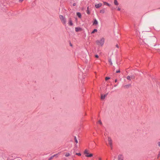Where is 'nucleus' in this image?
<instances>
[{
	"label": "nucleus",
	"mask_w": 160,
	"mask_h": 160,
	"mask_svg": "<svg viewBox=\"0 0 160 160\" xmlns=\"http://www.w3.org/2000/svg\"><path fill=\"white\" fill-rule=\"evenodd\" d=\"M104 38L102 37L100 40H97L96 43L98 45L100 46H102L104 43Z\"/></svg>",
	"instance_id": "f257e3e1"
},
{
	"label": "nucleus",
	"mask_w": 160,
	"mask_h": 160,
	"mask_svg": "<svg viewBox=\"0 0 160 160\" xmlns=\"http://www.w3.org/2000/svg\"><path fill=\"white\" fill-rule=\"evenodd\" d=\"M84 154L86 157H91L92 156V154L89 153V151L87 149H85L84 152Z\"/></svg>",
	"instance_id": "f03ea898"
},
{
	"label": "nucleus",
	"mask_w": 160,
	"mask_h": 160,
	"mask_svg": "<svg viewBox=\"0 0 160 160\" xmlns=\"http://www.w3.org/2000/svg\"><path fill=\"white\" fill-rule=\"evenodd\" d=\"M59 18L63 24H65L66 23V19L62 15L59 16Z\"/></svg>",
	"instance_id": "7ed1b4c3"
},
{
	"label": "nucleus",
	"mask_w": 160,
	"mask_h": 160,
	"mask_svg": "<svg viewBox=\"0 0 160 160\" xmlns=\"http://www.w3.org/2000/svg\"><path fill=\"white\" fill-rule=\"evenodd\" d=\"M108 143L109 144L110 147L111 149L112 148V140L111 138L110 137H108Z\"/></svg>",
	"instance_id": "20e7f679"
},
{
	"label": "nucleus",
	"mask_w": 160,
	"mask_h": 160,
	"mask_svg": "<svg viewBox=\"0 0 160 160\" xmlns=\"http://www.w3.org/2000/svg\"><path fill=\"white\" fill-rule=\"evenodd\" d=\"M118 160H123V157L122 155L119 154L118 157Z\"/></svg>",
	"instance_id": "39448f33"
},
{
	"label": "nucleus",
	"mask_w": 160,
	"mask_h": 160,
	"mask_svg": "<svg viewBox=\"0 0 160 160\" xmlns=\"http://www.w3.org/2000/svg\"><path fill=\"white\" fill-rule=\"evenodd\" d=\"M102 5V3H100L98 4H95V7L97 8H99Z\"/></svg>",
	"instance_id": "423d86ee"
},
{
	"label": "nucleus",
	"mask_w": 160,
	"mask_h": 160,
	"mask_svg": "<svg viewBox=\"0 0 160 160\" xmlns=\"http://www.w3.org/2000/svg\"><path fill=\"white\" fill-rule=\"evenodd\" d=\"M75 31L76 32L80 31H82V28L79 27H76L75 28Z\"/></svg>",
	"instance_id": "0eeeda50"
},
{
	"label": "nucleus",
	"mask_w": 160,
	"mask_h": 160,
	"mask_svg": "<svg viewBox=\"0 0 160 160\" xmlns=\"http://www.w3.org/2000/svg\"><path fill=\"white\" fill-rule=\"evenodd\" d=\"M68 24L70 26H72L73 25V23L72 22L71 19L70 18L69 19Z\"/></svg>",
	"instance_id": "6e6552de"
},
{
	"label": "nucleus",
	"mask_w": 160,
	"mask_h": 160,
	"mask_svg": "<svg viewBox=\"0 0 160 160\" xmlns=\"http://www.w3.org/2000/svg\"><path fill=\"white\" fill-rule=\"evenodd\" d=\"M107 94H105L103 96L102 94H101V99H104L107 96Z\"/></svg>",
	"instance_id": "1a4fd4ad"
},
{
	"label": "nucleus",
	"mask_w": 160,
	"mask_h": 160,
	"mask_svg": "<svg viewBox=\"0 0 160 160\" xmlns=\"http://www.w3.org/2000/svg\"><path fill=\"white\" fill-rule=\"evenodd\" d=\"M98 22L96 19H95L93 24V25H97L98 24Z\"/></svg>",
	"instance_id": "9d476101"
},
{
	"label": "nucleus",
	"mask_w": 160,
	"mask_h": 160,
	"mask_svg": "<svg viewBox=\"0 0 160 160\" xmlns=\"http://www.w3.org/2000/svg\"><path fill=\"white\" fill-rule=\"evenodd\" d=\"M77 15L79 18H81V15L80 13L79 12H78L77 13Z\"/></svg>",
	"instance_id": "9b49d317"
},
{
	"label": "nucleus",
	"mask_w": 160,
	"mask_h": 160,
	"mask_svg": "<svg viewBox=\"0 0 160 160\" xmlns=\"http://www.w3.org/2000/svg\"><path fill=\"white\" fill-rule=\"evenodd\" d=\"M65 155L66 157H68L70 156V154L69 152H66L65 153Z\"/></svg>",
	"instance_id": "f8f14e48"
},
{
	"label": "nucleus",
	"mask_w": 160,
	"mask_h": 160,
	"mask_svg": "<svg viewBox=\"0 0 160 160\" xmlns=\"http://www.w3.org/2000/svg\"><path fill=\"white\" fill-rule=\"evenodd\" d=\"M97 32V29H94V30H93V31L92 32H91V33L92 34H93V33H95V32Z\"/></svg>",
	"instance_id": "ddd939ff"
},
{
	"label": "nucleus",
	"mask_w": 160,
	"mask_h": 160,
	"mask_svg": "<svg viewBox=\"0 0 160 160\" xmlns=\"http://www.w3.org/2000/svg\"><path fill=\"white\" fill-rule=\"evenodd\" d=\"M57 155H54L52 156L51 157H50L48 159V160H51L55 156H56Z\"/></svg>",
	"instance_id": "4468645a"
},
{
	"label": "nucleus",
	"mask_w": 160,
	"mask_h": 160,
	"mask_svg": "<svg viewBox=\"0 0 160 160\" xmlns=\"http://www.w3.org/2000/svg\"><path fill=\"white\" fill-rule=\"evenodd\" d=\"M114 4H115V5H118L119 4L118 3V2L117 1H114Z\"/></svg>",
	"instance_id": "2eb2a0df"
},
{
	"label": "nucleus",
	"mask_w": 160,
	"mask_h": 160,
	"mask_svg": "<svg viewBox=\"0 0 160 160\" xmlns=\"http://www.w3.org/2000/svg\"><path fill=\"white\" fill-rule=\"evenodd\" d=\"M105 12L104 10V9H102L100 10V12L102 13H104Z\"/></svg>",
	"instance_id": "dca6fc26"
},
{
	"label": "nucleus",
	"mask_w": 160,
	"mask_h": 160,
	"mask_svg": "<svg viewBox=\"0 0 160 160\" xmlns=\"http://www.w3.org/2000/svg\"><path fill=\"white\" fill-rule=\"evenodd\" d=\"M103 3H104V5H107L108 6H110L109 4L107 2H104Z\"/></svg>",
	"instance_id": "f3484780"
},
{
	"label": "nucleus",
	"mask_w": 160,
	"mask_h": 160,
	"mask_svg": "<svg viewBox=\"0 0 160 160\" xmlns=\"http://www.w3.org/2000/svg\"><path fill=\"white\" fill-rule=\"evenodd\" d=\"M108 61H109V62L110 63V64L111 65H112V62L111 59H109L108 60Z\"/></svg>",
	"instance_id": "a211bd4d"
},
{
	"label": "nucleus",
	"mask_w": 160,
	"mask_h": 160,
	"mask_svg": "<svg viewBox=\"0 0 160 160\" xmlns=\"http://www.w3.org/2000/svg\"><path fill=\"white\" fill-rule=\"evenodd\" d=\"M74 140L75 141V142L76 143H78V140L76 138V137H74Z\"/></svg>",
	"instance_id": "6ab92c4d"
},
{
	"label": "nucleus",
	"mask_w": 160,
	"mask_h": 160,
	"mask_svg": "<svg viewBox=\"0 0 160 160\" xmlns=\"http://www.w3.org/2000/svg\"><path fill=\"white\" fill-rule=\"evenodd\" d=\"M87 14H90V12L88 10V7L87 8Z\"/></svg>",
	"instance_id": "aec40b11"
},
{
	"label": "nucleus",
	"mask_w": 160,
	"mask_h": 160,
	"mask_svg": "<svg viewBox=\"0 0 160 160\" xmlns=\"http://www.w3.org/2000/svg\"><path fill=\"white\" fill-rule=\"evenodd\" d=\"M130 78L131 77L129 76H128L127 77V78L128 80H131Z\"/></svg>",
	"instance_id": "412c9836"
},
{
	"label": "nucleus",
	"mask_w": 160,
	"mask_h": 160,
	"mask_svg": "<svg viewBox=\"0 0 160 160\" xmlns=\"http://www.w3.org/2000/svg\"><path fill=\"white\" fill-rule=\"evenodd\" d=\"M130 86L129 85H126L124 86V87L125 88H129Z\"/></svg>",
	"instance_id": "4be33fe9"
},
{
	"label": "nucleus",
	"mask_w": 160,
	"mask_h": 160,
	"mask_svg": "<svg viewBox=\"0 0 160 160\" xmlns=\"http://www.w3.org/2000/svg\"><path fill=\"white\" fill-rule=\"evenodd\" d=\"M110 78H109V77H106L105 78V80H108L110 79Z\"/></svg>",
	"instance_id": "5701e85b"
},
{
	"label": "nucleus",
	"mask_w": 160,
	"mask_h": 160,
	"mask_svg": "<svg viewBox=\"0 0 160 160\" xmlns=\"http://www.w3.org/2000/svg\"><path fill=\"white\" fill-rule=\"evenodd\" d=\"M98 123L101 125L102 124V122L101 120H99L98 121Z\"/></svg>",
	"instance_id": "b1692460"
},
{
	"label": "nucleus",
	"mask_w": 160,
	"mask_h": 160,
	"mask_svg": "<svg viewBox=\"0 0 160 160\" xmlns=\"http://www.w3.org/2000/svg\"><path fill=\"white\" fill-rule=\"evenodd\" d=\"M76 155H78L79 156H81V154L80 153H76Z\"/></svg>",
	"instance_id": "393cba45"
},
{
	"label": "nucleus",
	"mask_w": 160,
	"mask_h": 160,
	"mask_svg": "<svg viewBox=\"0 0 160 160\" xmlns=\"http://www.w3.org/2000/svg\"><path fill=\"white\" fill-rule=\"evenodd\" d=\"M131 78H133L134 79L135 78V77L134 76H132L131 77Z\"/></svg>",
	"instance_id": "a878e982"
},
{
	"label": "nucleus",
	"mask_w": 160,
	"mask_h": 160,
	"mask_svg": "<svg viewBox=\"0 0 160 160\" xmlns=\"http://www.w3.org/2000/svg\"><path fill=\"white\" fill-rule=\"evenodd\" d=\"M158 144L159 146H160V142H158Z\"/></svg>",
	"instance_id": "bb28decb"
},
{
	"label": "nucleus",
	"mask_w": 160,
	"mask_h": 160,
	"mask_svg": "<svg viewBox=\"0 0 160 160\" xmlns=\"http://www.w3.org/2000/svg\"><path fill=\"white\" fill-rule=\"evenodd\" d=\"M95 57L96 58H98V55H95Z\"/></svg>",
	"instance_id": "cd10ccee"
},
{
	"label": "nucleus",
	"mask_w": 160,
	"mask_h": 160,
	"mask_svg": "<svg viewBox=\"0 0 160 160\" xmlns=\"http://www.w3.org/2000/svg\"><path fill=\"white\" fill-rule=\"evenodd\" d=\"M117 9H118V11H120L121 10V8H118Z\"/></svg>",
	"instance_id": "c85d7f7f"
},
{
	"label": "nucleus",
	"mask_w": 160,
	"mask_h": 160,
	"mask_svg": "<svg viewBox=\"0 0 160 160\" xmlns=\"http://www.w3.org/2000/svg\"><path fill=\"white\" fill-rule=\"evenodd\" d=\"M72 5L73 6H75L76 5V4L75 3H74Z\"/></svg>",
	"instance_id": "c756f323"
},
{
	"label": "nucleus",
	"mask_w": 160,
	"mask_h": 160,
	"mask_svg": "<svg viewBox=\"0 0 160 160\" xmlns=\"http://www.w3.org/2000/svg\"><path fill=\"white\" fill-rule=\"evenodd\" d=\"M120 72V71L119 70H118V71H117L116 72V73H118V72Z\"/></svg>",
	"instance_id": "7c9ffc66"
},
{
	"label": "nucleus",
	"mask_w": 160,
	"mask_h": 160,
	"mask_svg": "<svg viewBox=\"0 0 160 160\" xmlns=\"http://www.w3.org/2000/svg\"><path fill=\"white\" fill-rule=\"evenodd\" d=\"M23 1V0H19V2H22Z\"/></svg>",
	"instance_id": "2f4dec72"
},
{
	"label": "nucleus",
	"mask_w": 160,
	"mask_h": 160,
	"mask_svg": "<svg viewBox=\"0 0 160 160\" xmlns=\"http://www.w3.org/2000/svg\"><path fill=\"white\" fill-rule=\"evenodd\" d=\"M116 47L117 48H119V47L118 46V45L117 44L116 45Z\"/></svg>",
	"instance_id": "473e14b6"
},
{
	"label": "nucleus",
	"mask_w": 160,
	"mask_h": 160,
	"mask_svg": "<svg viewBox=\"0 0 160 160\" xmlns=\"http://www.w3.org/2000/svg\"><path fill=\"white\" fill-rule=\"evenodd\" d=\"M98 159H99V160H102V159L101 158H99Z\"/></svg>",
	"instance_id": "72a5a7b5"
},
{
	"label": "nucleus",
	"mask_w": 160,
	"mask_h": 160,
	"mask_svg": "<svg viewBox=\"0 0 160 160\" xmlns=\"http://www.w3.org/2000/svg\"><path fill=\"white\" fill-rule=\"evenodd\" d=\"M117 82V79H116V80H115V82Z\"/></svg>",
	"instance_id": "f704fd0d"
},
{
	"label": "nucleus",
	"mask_w": 160,
	"mask_h": 160,
	"mask_svg": "<svg viewBox=\"0 0 160 160\" xmlns=\"http://www.w3.org/2000/svg\"><path fill=\"white\" fill-rule=\"evenodd\" d=\"M117 86V85H114V87H116Z\"/></svg>",
	"instance_id": "c9c22d12"
},
{
	"label": "nucleus",
	"mask_w": 160,
	"mask_h": 160,
	"mask_svg": "<svg viewBox=\"0 0 160 160\" xmlns=\"http://www.w3.org/2000/svg\"><path fill=\"white\" fill-rule=\"evenodd\" d=\"M117 0H114V1H117Z\"/></svg>",
	"instance_id": "e433bc0d"
},
{
	"label": "nucleus",
	"mask_w": 160,
	"mask_h": 160,
	"mask_svg": "<svg viewBox=\"0 0 160 160\" xmlns=\"http://www.w3.org/2000/svg\"><path fill=\"white\" fill-rule=\"evenodd\" d=\"M18 160H20V159H19Z\"/></svg>",
	"instance_id": "4c0bfd02"
}]
</instances>
